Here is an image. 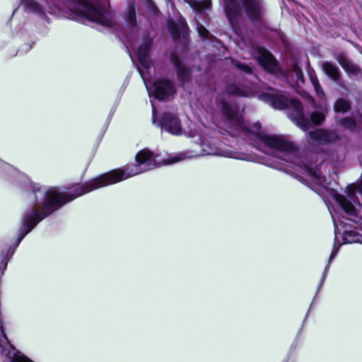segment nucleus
<instances>
[{"label": "nucleus", "mask_w": 362, "mask_h": 362, "mask_svg": "<svg viewBox=\"0 0 362 362\" xmlns=\"http://www.w3.org/2000/svg\"><path fill=\"white\" fill-rule=\"evenodd\" d=\"M135 160V164L129 165L124 170L116 169L102 174L64 194L57 187L33 183L25 174L0 160V170L5 174L13 177L19 187L25 189V198L28 202V205L21 216V226L14 243V248H8L6 258L9 259L13 256L20 243L40 222L66 203L93 190L165 165V158H160L159 155L147 148L139 151Z\"/></svg>", "instance_id": "f257e3e1"}, {"label": "nucleus", "mask_w": 362, "mask_h": 362, "mask_svg": "<svg viewBox=\"0 0 362 362\" xmlns=\"http://www.w3.org/2000/svg\"><path fill=\"white\" fill-rule=\"evenodd\" d=\"M221 119L227 132L234 137H241L248 141H257L265 148V153L286 163L300 168L303 173L315 185L325 187L329 185L328 180L317 168H312L302 160L298 148L282 136L267 135L260 132L259 122L249 124L244 119V109L237 104L226 101L218 103Z\"/></svg>", "instance_id": "f03ea898"}, {"label": "nucleus", "mask_w": 362, "mask_h": 362, "mask_svg": "<svg viewBox=\"0 0 362 362\" xmlns=\"http://www.w3.org/2000/svg\"><path fill=\"white\" fill-rule=\"evenodd\" d=\"M335 199L347 217L341 216L337 220L332 214L334 225V243L333 250L317 289L316 294L322 288L327 277L330 264L337 256L341 244L358 243L362 244V204L354 200V194L351 193L349 199L339 194H335Z\"/></svg>", "instance_id": "7ed1b4c3"}, {"label": "nucleus", "mask_w": 362, "mask_h": 362, "mask_svg": "<svg viewBox=\"0 0 362 362\" xmlns=\"http://www.w3.org/2000/svg\"><path fill=\"white\" fill-rule=\"evenodd\" d=\"M51 11L55 8L63 11L72 20L87 19L101 26L114 28L115 20L110 9L109 0H45Z\"/></svg>", "instance_id": "20e7f679"}, {"label": "nucleus", "mask_w": 362, "mask_h": 362, "mask_svg": "<svg viewBox=\"0 0 362 362\" xmlns=\"http://www.w3.org/2000/svg\"><path fill=\"white\" fill-rule=\"evenodd\" d=\"M153 44L151 37H145L138 47L136 55L139 62L137 70L142 78L148 93L150 97H153L159 100H168L175 93L174 83L165 78H158L153 83L151 82L152 74L155 69L152 67V62L149 57V52Z\"/></svg>", "instance_id": "39448f33"}, {"label": "nucleus", "mask_w": 362, "mask_h": 362, "mask_svg": "<svg viewBox=\"0 0 362 362\" xmlns=\"http://www.w3.org/2000/svg\"><path fill=\"white\" fill-rule=\"evenodd\" d=\"M250 23L255 25L262 23L266 8L263 0H223V8L228 22L237 33L242 8Z\"/></svg>", "instance_id": "423d86ee"}, {"label": "nucleus", "mask_w": 362, "mask_h": 362, "mask_svg": "<svg viewBox=\"0 0 362 362\" xmlns=\"http://www.w3.org/2000/svg\"><path fill=\"white\" fill-rule=\"evenodd\" d=\"M259 98L277 110L288 109V117L302 130L310 127V120L304 115L303 106L296 99H290L286 94L278 90L270 89L259 95Z\"/></svg>", "instance_id": "0eeeda50"}, {"label": "nucleus", "mask_w": 362, "mask_h": 362, "mask_svg": "<svg viewBox=\"0 0 362 362\" xmlns=\"http://www.w3.org/2000/svg\"><path fill=\"white\" fill-rule=\"evenodd\" d=\"M231 62L234 66L238 69L243 73L248 75L250 77V85L245 86L230 83L226 85L225 88L226 93L229 95L250 98L257 93V86L255 81H257V76L254 74L252 67L245 62L232 59Z\"/></svg>", "instance_id": "6e6552de"}, {"label": "nucleus", "mask_w": 362, "mask_h": 362, "mask_svg": "<svg viewBox=\"0 0 362 362\" xmlns=\"http://www.w3.org/2000/svg\"><path fill=\"white\" fill-rule=\"evenodd\" d=\"M200 145L204 155L220 156L238 160H249L248 155L233 151L227 148L222 142L215 139H205L202 141Z\"/></svg>", "instance_id": "1a4fd4ad"}, {"label": "nucleus", "mask_w": 362, "mask_h": 362, "mask_svg": "<svg viewBox=\"0 0 362 362\" xmlns=\"http://www.w3.org/2000/svg\"><path fill=\"white\" fill-rule=\"evenodd\" d=\"M152 106V122L153 124H156L162 131H165L175 136L182 134V126L180 118L175 113L165 112H164L159 121L156 119V109L154 103L151 100Z\"/></svg>", "instance_id": "9d476101"}, {"label": "nucleus", "mask_w": 362, "mask_h": 362, "mask_svg": "<svg viewBox=\"0 0 362 362\" xmlns=\"http://www.w3.org/2000/svg\"><path fill=\"white\" fill-rule=\"evenodd\" d=\"M0 358L1 362H33L18 351L8 340L0 319Z\"/></svg>", "instance_id": "9b49d317"}, {"label": "nucleus", "mask_w": 362, "mask_h": 362, "mask_svg": "<svg viewBox=\"0 0 362 362\" xmlns=\"http://www.w3.org/2000/svg\"><path fill=\"white\" fill-rule=\"evenodd\" d=\"M253 55L259 64L268 72L277 74L281 72L278 62L273 55L263 47H257Z\"/></svg>", "instance_id": "f8f14e48"}, {"label": "nucleus", "mask_w": 362, "mask_h": 362, "mask_svg": "<svg viewBox=\"0 0 362 362\" xmlns=\"http://www.w3.org/2000/svg\"><path fill=\"white\" fill-rule=\"evenodd\" d=\"M308 142L312 145H327L339 139L338 134L334 131L317 129L308 133Z\"/></svg>", "instance_id": "ddd939ff"}, {"label": "nucleus", "mask_w": 362, "mask_h": 362, "mask_svg": "<svg viewBox=\"0 0 362 362\" xmlns=\"http://www.w3.org/2000/svg\"><path fill=\"white\" fill-rule=\"evenodd\" d=\"M20 4L25 12L35 14L49 22L45 6L37 0H20Z\"/></svg>", "instance_id": "4468645a"}, {"label": "nucleus", "mask_w": 362, "mask_h": 362, "mask_svg": "<svg viewBox=\"0 0 362 362\" xmlns=\"http://www.w3.org/2000/svg\"><path fill=\"white\" fill-rule=\"evenodd\" d=\"M168 28L175 42L179 40L185 41V35L188 30V26L184 19L180 20L179 22L168 21Z\"/></svg>", "instance_id": "2eb2a0df"}, {"label": "nucleus", "mask_w": 362, "mask_h": 362, "mask_svg": "<svg viewBox=\"0 0 362 362\" xmlns=\"http://www.w3.org/2000/svg\"><path fill=\"white\" fill-rule=\"evenodd\" d=\"M170 62L174 65L177 78L185 83L191 77V70L181 61L179 56L175 53L170 55Z\"/></svg>", "instance_id": "dca6fc26"}, {"label": "nucleus", "mask_w": 362, "mask_h": 362, "mask_svg": "<svg viewBox=\"0 0 362 362\" xmlns=\"http://www.w3.org/2000/svg\"><path fill=\"white\" fill-rule=\"evenodd\" d=\"M337 61L350 77L357 76L361 73L359 67L350 61L344 54H339Z\"/></svg>", "instance_id": "f3484780"}, {"label": "nucleus", "mask_w": 362, "mask_h": 362, "mask_svg": "<svg viewBox=\"0 0 362 362\" xmlns=\"http://www.w3.org/2000/svg\"><path fill=\"white\" fill-rule=\"evenodd\" d=\"M127 7L126 12L124 13V18L126 23L132 28H136L137 25L136 16V5L133 0H127Z\"/></svg>", "instance_id": "a211bd4d"}, {"label": "nucleus", "mask_w": 362, "mask_h": 362, "mask_svg": "<svg viewBox=\"0 0 362 362\" xmlns=\"http://www.w3.org/2000/svg\"><path fill=\"white\" fill-rule=\"evenodd\" d=\"M187 2L191 8L193 9L194 12L196 13L197 16H202L203 12L206 10L210 9L211 6V0H202V1H195V0H185Z\"/></svg>", "instance_id": "6ab92c4d"}, {"label": "nucleus", "mask_w": 362, "mask_h": 362, "mask_svg": "<svg viewBox=\"0 0 362 362\" xmlns=\"http://www.w3.org/2000/svg\"><path fill=\"white\" fill-rule=\"evenodd\" d=\"M324 72L331 79L337 81L340 77V71L339 68L330 62H325L322 65Z\"/></svg>", "instance_id": "aec40b11"}, {"label": "nucleus", "mask_w": 362, "mask_h": 362, "mask_svg": "<svg viewBox=\"0 0 362 362\" xmlns=\"http://www.w3.org/2000/svg\"><path fill=\"white\" fill-rule=\"evenodd\" d=\"M351 108V103L344 98H339L336 100L334 110L336 112L345 113Z\"/></svg>", "instance_id": "412c9836"}, {"label": "nucleus", "mask_w": 362, "mask_h": 362, "mask_svg": "<svg viewBox=\"0 0 362 362\" xmlns=\"http://www.w3.org/2000/svg\"><path fill=\"white\" fill-rule=\"evenodd\" d=\"M310 75V79L313 84V86L315 90L316 95L319 98V99L322 100L325 98V94L323 91V89L322 88L319 81L315 75H312L311 74H309Z\"/></svg>", "instance_id": "4be33fe9"}, {"label": "nucleus", "mask_w": 362, "mask_h": 362, "mask_svg": "<svg viewBox=\"0 0 362 362\" xmlns=\"http://www.w3.org/2000/svg\"><path fill=\"white\" fill-rule=\"evenodd\" d=\"M338 124L351 131H354L356 127L355 120L349 117L339 119Z\"/></svg>", "instance_id": "5701e85b"}, {"label": "nucleus", "mask_w": 362, "mask_h": 362, "mask_svg": "<svg viewBox=\"0 0 362 362\" xmlns=\"http://www.w3.org/2000/svg\"><path fill=\"white\" fill-rule=\"evenodd\" d=\"M325 119V116L323 113L320 112H313L310 114L311 122L316 124H321Z\"/></svg>", "instance_id": "b1692460"}, {"label": "nucleus", "mask_w": 362, "mask_h": 362, "mask_svg": "<svg viewBox=\"0 0 362 362\" xmlns=\"http://www.w3.org/2000/svg\"><path fill=\"white\" fill-rule=\"evenodd\" d=\"M144 5L147 11L152 15H157L158 8L151 0H144Z\"/></svg>", "instance_id": "393cba45"}, {"label": "nucleus", "mask_w": 362, "mask_h": 362, "mask_svg": "<svg viewBox=\"0 0 362 362\" xmlns=\"http://www.w3.org/2000/svg\"><path fill=\"white\" fill-rule=\"evenodd\" d=\"M197 30L199 36L202 38L208 39L209 37L210 33L209 30L199 22L197 24Z\"/></svg>", "instance_id": "a878e982"}, {"label": "nucleus", "mask_w": 362, "mask_h": 362, "mask_svg": "<svg viewBox=\"0 0 362 362\" xmlns=\"http://www.w3.org/2000/svg\"><path fill=\"white\" fill-rule=\"evenodd\" d=\"M293 69L298 82L304 83L303 73L301 69L296 64L293 66Z\"/></svg>", "instance_id": "bb28decb"}, {"label": "nucleus", "mask_w": 362, "mask_h": 362, "mask_svg": "<svg viewBox=\"0 0 362 362\" xmlns=\"http://www.w3.org/2000/svg\"><path fill=\"white\" fill-rule=\"evenodd\" d=\"M357 191L362 195V180L357 186Z\"/></svg>", "instance_id": "cd10ccee"}, {"label": "nucleus", "mask_w": 362, "mask_h": 362, "mask_svg": "<svg viewBox=\"0 0 362 362\" xmlns=\"http://www.w3.org/2000/svg\"><path fill=\"white\" fill-rule=\"evenodd\" d=\"M359 160H360V163L361 165H362V160H361V158H359Z\"/></svg>", "instance_id": "c85d7f7f"}, {"label": "nucleus", "mask_w": 362, "mask_h": 362, "mask_svg": "<svg viewBox=\"0 0 362 362\" xmlns=\"http://www.w3.org/2000/svg\"><path fill=\"white\" fill-rule=\"evenodd\" d=\"M129 57H131V59H132V57L131 53H129Z\"/></svg>", "instance_id": "c756f323"}]
</instances>
